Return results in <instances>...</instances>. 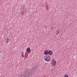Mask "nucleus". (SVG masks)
Masks as SVG:
<instances>
[{
    "mask_svg": "<svg viewBox=\"0 0 77 77\" xmlns=\"http://www.w3.org/2000/svg\"><path fill=\"white\" fill-rule=\"evenodd\" d=\"M21 14L22 15H24V11H23L21 12Z\"/></svg>",
    "mask_w": 77,
    "mask_h": 77,
    "instance_id": "nucleus-12",
    "label": "nucleus"
},
{
    "mask_svg": "<svg viewBox=\"0 0 77 77\" xmlns=\"http://www.w3.org/2000/svg\"><path fill=\"white\" fill-rule=\"evenodd\" d=\"M44 59L45 60L46 62H49L51 60V57H50L49 55H46L45 56Z\"/></svg>",
    "mask_w": 77,
    "mask_h": 77,
    "instance_id": "nucleus-1",
    "label": "nucleus"
},
{
    "mask_svg": "<svg viewBox=\"0 0 77 77\" xmlns=\"http://www.w3.org/2000/svg\"><path fill=\"white\" fill-rule=\"evenodd\" d=\"M7 39L6 40H7V42H9V38L8 37Z\"/></svg>",
    "mask_w": 77,
    "mask_h": 77,
    "instance_id": "nucleus-11",
    "label": "nucleus"
},
{
    "mask_svg": "<svg viewBox=\"0 0 77 77\" xmlns=\"http://www.w3.org/2000/svg\"><path fill=\"white\" fill-rule=\"evenodd\" d=\"M36 66H35L33 67V68H32V69L33 70H34V69H35V68H36Z\"/></svg>",
    "mask_w": 77,
    "mask_h": 77,
    "instance_id": "nucleus-10",
    "label": "nucleus"
},
{
    "mask_svg": "<svg viewBox=\"0 0 77 77\" xmlns=\"http://www.w3.org/2000/svg\"><path fill=\"white\" fill-rule=\"evenodd\" d=\"M21 55H22V57H24V53H23V52H22Z\"/></svg>",
    "mask_w": 77,
    "mask_h": 77,
    "instance_id": "nucleus-9",
    "label": "nucleus"
},
{
    "mask_svg": "<svg viewBox=\"0 0 77 77\" xmlns=\"http://www.w3.org/2000/svg\"><path fill=\"white\" fill-rule=\"evenodd\" d=\"M52 29H53V28H52Z\"/></svg>",
    "mask_w": 77,
    "mask_h": 77,
    "instance_id": "nucleus-15",
    "label": "nucleus"
},
{
    "mask_svg": "<svg viewBox=\"0 0 77 77\" xmlns=\"http://www.w3.org/2000/svg\"><path fill=\"white\" fill-rule=\"evenodd\" d=\"M31 50H30V49L29 48H28L26 49V51L27 53H30Z\"/></svg>",
    "mask_w": 77,
    "mask_h": 77,
    "instance_id": "nucleus-4",
    "label": "nucleus"
},
{
    "mask_svg": "<svg viewBox=\"0 0 77 77\" xmlns=\"http://www.w3.org/2000/svg\"><path fill=\"white\" fill-rule=\"evenodd\" d=\"M56 62L54 60V59H53V61H52V66H56Z\"/></svg>",
    "mask_w": 77,
    "mask_h": 77,
    "instance_id": "nucleus-2",
    "label": "nucleus"
},
{
    "mask_svg": "<svg viewBox=\"0 0 77 77\" xmlns=\"http://www.w3.org/2000/svg\"><path fill=\"white\" fill-rule=\"evenodd\" d=\"M56 32V34H57V35H59V29H58Z\"/></svg>",
    "mask_w": 77,
    "mask_h": 77,
    "instance_id": "nucleus-8",
    "label": "nucleus"
},
{
    "mask_svg": "<svg viewBox=\"0 0 77 77\" xmlns=\"http://www.w3.org/2000/svg\"><path fill=\"white\" fill-rule=\"evenodd\" d=\"M44 54L45 55H47L48 54V51H45L44 52Z\"/></svg>",
    "mask_w": 77,
    "mask_h": 77,
    "instance_id": "nucleus-5",
    "label": "nucleus"
},
{
    "mask_svg": "<svg viewBox=\"0 0 77 77\" xmlns=\"http://www.w3.org/2000/svg\"><path fill=\"white\" fill-rule=\"evenodd\" d=\"M27 77V75H26V74L24 73H22V74H20V76H19V77Z\"/></svg>",
    "mask_w": 77,
    "mask_h": 77,
    "instance_id": "nucleus-3",
    "label": "nucleus"
},
{
    "mask_svg": "<svg viewBox=\"0 0 77 77\" xmlns=\"http://www.w3.org/2000/svg\"><path fill=\"white\" fill-rule=\"evenodd\" d=\"M48 54L49 55H51H51H52V54H53V52L51 51H48Z\"/></svg>",
    "mask_w": 77,
    "mask_h": 77,
    "instance_id": "nucleus-6",
    "label": "nucleus"
},
{
    "mask_svg": "<svg viewBox=\"0 0 77 77\" xmlns=\"http://www.w3.org/2000/svg\"><path fill=\"white\" fill-rule=\"evenodd\" d=\"M6 43H8V42L6 41Z\"/></svg>",
    "mask_w": 77,
    "mask_h": 77,
    "instance_id": "nucleus-14",
    "label": "nucleus"
},
{
    "mask_svg": "<svg viewBox=\"0 0 77 77\" xmlns=\"http://www.w3.org/2000/svg\"><path fill=\"white\" fill-rule=\"evenodd\" d=\"M64 77H69L68 75H64Z\"/></svg>",
    "mask_w": 77,
    "mask_h": 77,
    "instance_id": "nucleus-13",
    "label": "nucleus"
},
{
    "mask_svg": "<svg viewBox=\"0 0 77 77\" xmlns=\"http://www.w3.org/2000/svg\"><path fill=\"white\" fill-rule=\"evenodd\" d=\"M29 70V68H27L25 69V72H26V73H28Z\"/></svg>",
    "mask_w": 77,
    "mask_h": 77,
    "instance_id": "nucleus-7",
    "label": "nucleus"
}]
</instances>
